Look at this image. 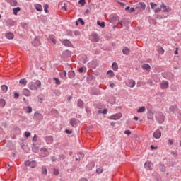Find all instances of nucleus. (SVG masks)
<instances>
[{"mask_svg": "<svg viewBox=\"0 0 181 181\" xmlns=\"http://www.w3.org/2000/svg\"><path fill=\"white\" fill-rule=\"evenodd\" d=\"M1 90L4 93H6V91H8V86L6 85H2L1 86Z\"/></svg>", "mask_w": 181, "mask_h": 181, "instance_id": "a19ab883", "label": "nucleus"}, {"mask_svg": "<svg viewBox=\"0 0 181 181\" xmlns=\"http://www.w3.org/2000/svg\"><path fill=\"white\" fill-rule=\"evenodd\" d=\"M32 149L35 153H37V152L39 151V146H37L36 144H33Z\"/></svg>", "mask_w": 181, "mask_h": 181, "instance_id": "a211bd4d", "label": "nucleus"}, {"mask_svg": "<svg viewBox=\"0 0 181 181\" xmlns=\"http://www.w3.org/2000/svg\"><path fill=\"white\" fill-rule=\"evenodd\" d=\"M49 5L47 4H45L44 5V11L46 13H47V12H49Z\"/></svg>", "mask_w": 181, "mask_h": 181, "instance_id": "49530a36", "label": "nucleus"}, {"mask_svg": "<svg viewBox=\"0 0 181 181\" xmlns=\"http://www.w3.org/2000/svg\"><path fill=\"white\" fill-rule=\"evenodd\" d=\"M40 151H41V152H47V148H41Z\"/></svg>", "mask_w": 181, "mask_h": 181, "instance_id": "69168bd1", "label": "nucleus"}, {"mask_svg": "<svg viewBox=\"0 0 181 181\" xmlns=\"http://www.w3.org/2000/svg\"><path fill=\"white\" fill-rule=\"evenodd\" d=\"M112 70H114L115 71H117V70H118V64L116 62H113L112 64Z\"/></svg>", "mask_w": 181, "mask_h": 181, "instance_id": "2f4dec72", "label": "nucleus"}, {"mask_svg": "<svg viewBox=\"0 0 181 181\" xmlns=\"http://www.w3.org/2000/svg\"><path fill=\"white\" fill-rule=\"evenodd\" d=\"M160 170L161 172H166V167L165 165L162 163H160Z\"/></svg>", "mask_w": 181, "mask_h": 181, "instance_id": "7c9ffc66", "label": "nucleus"}, {"mask_svg": "<svg viewBox=\"0 0 181 181\" xmlns=\"http://www.w3.org/2000/svg\"><path fill=\"white\" fill-rule=\"evenodd\" d=\"M10 4L12 6H16L18 5V1L16 0H11Z\"/></svg>", "mask_w": 181, "mask_h": 181, "instance_id": "ea45409f", "label": "nucleus"}, {"mask_svg": "<svg viewBox=\"0 0 181 181\" xmlns=\"http://www.w3.org/2000/svg\"><path fill=\"white\" fill-rule=\"evenodd\" d=\"M160 8H163V12H167L168 13H169V12H170V9L169 8V6L165 5L164 4H163L161 6H160Z\"/></svg>", "mask_w": 181, "mask_h": 181, "instance_id": "4468645a", "label": "nucleus"}, {"mask_svg": "<svg viewBox=\"0 0 181 181\" xmlns=\"http://www.w3.org/2000/svg\"><path fill=\"white\" fill-rule=\"evenodd\" d=\"M54 175H55V176H57V175H59V170L54 169Z\"/></svg>", "mask_w": 181, "mask_h": 181, "instance_id": "13d9d810", "label": "nucleus"}, {"mask_svg": "<svg viewBox=\"0 0 181 181\" xmlns=\"http://www.w3.org/2000/svg\"><path fill=\"white\" fill-rule=\"evenodd\" d=\"M62 43L64 46H67L68 47L71 46V42L69 40H64Z\"/></svg>", "mask_w": 181, "mask_h": 181, "instance_id": "5701e85b", "label": "nucleus"}, {"mask_svg": "<svg viewBox=\"0 0 181 181\" xmlns=\"http://www.w3.org/2000/svg\"><path fill=\"white\" fill-rule=\"evenodd\" d=\"M6 39L12 40L13 37H15V35L12 33H6Z\"/></svg>", "mask_w": 181, "mask_h": 181, "instance_id": "4be33fe9", "label": "nucleus"}, {"mask_svg": "<svg viewBox=\"0 0 181 181\" xmlns=\"http://www.w3.org/2000/svg\"><path fill=\"white\" fill-rule=\"evenodd\" d=\"M148 119H153V112L152 110H148Z\"/></svg>", "mask_w": 181, "mask_h": 181, "instance_id": "c756f323", "label": "nucleus"}, {"mask_svg": "<svg viewBox=\"0 0 181 181\" xmlns=\"http://www.w3.org/2000/svg\"><path fill=\"white\" fill-rule=\"evenodd\" d=\"M14 98H19V94L18 93H14Z\"/></svg>", "mask_w": 181, "mask_h": 181, "instance_id": "338daca9", "label": "nucleus"}, {"mask_svg": "<svg viewBox=\"0 0 181 181\" xmlns=\"http://www.w3.org/2000/svg\"><path fill=\"white\" fill-rule=\"evenodd\" d=\"M84 69H86L85 67H81V68H79V70H78V71H79V73H83V71H84Z\"/></svg>", "mask_w": 181, "mask_h": 181, "instance_id": "e2e57ef3", "label": "nucleus"}, {"mask_svg": "<svg viewBox=\"0 0 181 181\" xmlns=\"http://www.w3.org/2000/svg\"><path fill=\"white\" fill-rule=\"evenodd\" d=\"M59 156L61 160H64V159H66V156H64V155L63 154H60Z\"/></svg>", "mask_w": 181, "mask_h": 181, "instance_id": "603ef678", "label": "nucleus"}, {"mask_svg": "<svg viewBox=\"0 0 181 181\" xmlns=\"http://www.w3.org/2000/svg\"><path fill=\"white\" fill-rule=\"evenodd\" d=\"M130 50L129 49L128 47H125L123 49H122V53L123 54H125L126 56H128V54H129L130 53Z\"/></svg>", "mask_w": 181, "mask_h": 181, "instance_id": "b1692460", "label": "nucleus"}, {"mask_svg": "<svg viewBox=\"0 0 181 181\" xmlns=\"http://www.w3.org/2000/svg\"><path fill=\"white\" fill-rule=\"evenodd\" d=\"M124 134H125L126 135H131V132H130L129 130H125V131H124Z\"/></svg>", "mask_w": 181, "mask_h": 181, "instance_id": "0e129e2a", "label": "nucleus"}, {"mask_svg": "<svg viewBox=\"0 0 181 181\" xmlns=\"http://www.w3.org/2000/svg\"><path fill=\"white\" fill-rule=\"evenodd\" d=\"M42 174L46 176L47 175V168H46L45 165H43L42 167Z\"/></svg>", "mask_w": 181, "mask_h": 181, "instance_id": "cd10ccee", "label": "nucleus"}, {"mask_svg": "<svg viewBox=\"0 0 181 181\" xmlns=\"http://www.w3.org/2000/svg\"><path fill=\"white\" fill-rule=\"evenodd\" d=\"M145 111H146V109H145V107H144V106H142V107H139V108L137 110V112H139V113L145 112Z\"/></svg>", "mask_w": 181, "mask_h": 181, "instance_id": "e433bc0d", "label": "nucleus"}, {"mask_svg": "<svg viewBox=\"0 0 181 181\" xmlns=\"http://www.w3.org/2000/svg\"><path fill=\"white\" fill-rule=\"evenodd\" d=\"M49 40H51V42H52V43H54V45H56L57 42H56V39H54V37H53V35H49L48 37Z\"/></svg>", "mask_w": 181, "mask_h": 181, "instance_id": "c9c22d12", "label": "nucleus"}, {"mask_svg": "<svg viewBox=\"0 0 181 181\" xmlns=\"http://www.w3.org/2000/svg\"><path fill=\"white\" fill-rule=\"evenodd\" d=\"M157 52L159 54H163L165 53V49H163V47L159 46L157 47Z\"/></svg>", "mask_w": 181, "mask_h": 181, "instance_id": "a878e982", "label": "nucleus"}, {"mask_svg": "<svg viewBox=\"0 0 181 181\" xmlns=\"http://www.w3.org/2000/svg\"><path fill=\"white\" fill-rule=\"evenodd\" d=\"M5 104H6V102L4 99H0V107H5Z\"/></svg>", "mask_w": 181, "mask_h": 181, "instance_id": "4c0bfd02", "label": "nucleus"}, {"mask_svg": "<svg viewBox=\"0 0 181 181\" xmlns=\"http://www.w3.org/2000/svg\"><path fill=\"white\" fill-rule=\"evenodd\" d=\"M121 117H122V114H121V113H116L115 115H111L109 117V119H112L114 121H117V120L119 119V118H121Z\"/></svg>", "mask_w": 181, "mask_h": 181, "instance_id": "7ed1b4c3", "label": "nucleus"}, {"mask_svg": "<svg viewBox=\"0 0 181 181\" xmlns=\"http://www.w3.org/2000/svg\"><path fill=\"white\" fill-rule=\"evenodd\" d=\"M76 76V73L74 72V71H69L68 72V76L69 78L72 79V78H74Z\"/></svg>", "mask_w": 181, "mask_h": 181, "instance_id": "aec40b11", "label": "nucleus"}, {"mask_svg": "<svg viewBox=\"0 0 181 181\" xmlns=\"http://www.w3.org/2000/svg\"><path fill=\"white\" fill-rule=\"evenodd\" d=\"M78 21L80 22L81 25H84L85 24L84 21L83 20V18H79L78 19Z\"/></svg>", "mask_w": 181, "mask_h": 181, "instance_id": "5fc2aeb1", "label": "nucleus"}, {"mask_svg": "<svg viewBox=\"0 0 181 181\" xmlns=\"http://www.w3.org/2000/svg\"><path fill=\"white\" fill-rule=\"evenodd\" d=\"M26 166H30V168H34L36 166V161H26L25 162Z\"/></svg>", "mask_w": 181, "mask_h": 181, "instance_id": "1a4fd4ad", "label": "nucleus"}, {"mask_svg": "<svg viewBox=\"0 0 181 181\" xmlns=\"http://www.w3.org/2000/svg\"><path fill=\"white\" fill-rule=\"evenodd\" d=\"M160 87L162 90H166V88H169V82L168 81H163L160 84Z\"/></svg>", "mask_w": 181, "mask_h": 181, "instance_id": "39448f33", "label": "nucleus"}, {"mask_svg": "<svg viewBox=\"0 0 181 181\" xmlns=\"http://www.w3.org/2000/svg\"><path fill=\"white\" fill-rule=\"evenodd\" d=\"M150 5H151V9H155V8H156V6H158V4L153 3V2L150 3Z\"/></svg>", "mask_w": 181, "mask_h": 181, "instance_id": "de8ad7c7", "label": "nucleus"}, {"mask_svg": "<svg viewBox=\"0 0 181 181\" xmlns=\"http://www.w3.org/2000/svg\"><path fill=\"white\" fill-rule=\"evenodd\" d=\"M153 136L156 139H159V138L162 136V132H160V130H156L153 132Z\"/></svg>", "mask_w": 181, "mask_h": 181, "instance_id": "0eeeda50", "label": "nucleus"}, {"mask_svg": "<svg viewBox=\"0 0 181 181\" xmlns=\"http://www.w3.org/2000/svg\"><path fill=\"white\" fill-rule=\"evenodd\" d=\"M25 138H29V136H30V132H25Z\"/></svg>", "mask_w": 181, "mask_h": 181, "instance_id": "864d4df0", "label": "nucleus"}, {"mask_svg": "<svg viewBox=\"0 0 181 181\" xmlns=\"http://www.w3.org/2000/svg\"><path fill=\"white\" fill-rule=\"evenodd\" d=\"M156 119L158 121V124H163L165 122V115L160 112H158L156 114Z\"/></svg>", "mask_w": 181, "mask_h": 181, "instance_id": "f03ea898", "label": "nucleus"}, {"mask_svg": "<svg viewBox=\"0 0 181 181\" xmlns=\"http://www.w3.org/2000/svg\"><path fill=\"white\" fill-rule=\"evenodd\" d=\"M77 155H78V156H79L80 158L84 159V156H85L84 153L79 151V152H78Z\"/></svg>", "mask_w": 181, "mask_h": 181, "instance_id": "58836bf2", "label": "nucleus"}, {"mask_svg": "<svg viewBox=\"0 0 181 181\" xmlns=\"http://www.w3.org/2000/svg\"><path fill=\"white\" fill-rule=\"evenodd\" d=\"M33 144H36L37 142V135L35 134L32 140Z\"/></svg>", "mask_w": 181, "mask_h": 181, "instance_id": "79ce46f5", "label": "nucleus"}, {"mask_svg": "<svg viewBox=\"0 0 181 181\" xmlns=\"http://www.w3.org/2000/svg\"><path fill=\"white\" fill-rule=\"evenodd\" d=\"M120 6H125V3L121 2V1H117Z\"/></svg>", "mask_w": 181, "mask_h": 181, "instance_id": "680f3d73", "label": "nucleus"}, {"mask_svg": "<svg viewBox=\"0 0 181 181\" xmlns=\"http://www.w3.org/2000/svg\"><path fill=\"white\" fill-rule=\"evenodd\" d=\"M28 86L30 90H37V88L41 87L42 82L37 80L35 82H30Z\"/></svg>", "mask_w": 181, "mask_h": 181, "instance_id": "f257e3e1", "label": "nucleus"}, {"mask_svg": "<svg viewBox=\"0 0 181 181\" xmlns=\"http://www.w3.org/2000/svg\"><path fill=\"white\" fill-rule=\"evenodd\" d=\"M97 25H98V26H100V28H105V23L104 21L101 22L100 21H98Z\"/></svg>", "mask_w": 181, "mask_h": 181, "instance_id": "473e14b6", "label": "nucleus"}, {"mask_svg": "<svg viewBox=\"0 0 181 181\" xmlns=\"http://www.w3.org/2000/svg\"><path fill=\"white\" fill-rule=\"evenodd\" d=\"M139 5L141 6V8L143 9V11H145V8H146V5H145V3L140 2Z\"/></svg>", "mask_w": 181, "mask_h": 181, "instance_id": "a18cd8bd", "label": "nucleus"}, {"mask_svg": "<svg viewBox=\"0 0 181 181\" xmlns=\"http://www.w3.org/2000/svg\"><path fill=\"white\" fill-rule=\"evenodd\" d=\"M45 142L48 144L50 145L53 144V137L52 136H48L45 137Z\"/></svg>", "mask_w": 181, "mask_h": 181, "instance_id": "9b49d317", "label": "nucleus"}, {"mask_svg": "<svg viewBox=\"0 0 181 181\" xmlns=\"http://www.w3.org/2000/svg\"><path fill=\"white\" fill-rule=\"evenodd\" d=\"M19 83L22 84L23 86H26L28 84V81H26L25 78H23L19 81Z\"/></svg>", "mask_w": 181, "mask_h": 181, "instance_id": "f704fd0d", "label": "nucleus"}, {"mask_svg": "<svg viewBox=\"0 0 181 181\" xmlns=\"http://www.w3.org/2000/svg\"><path fill=\"white\" fill-rule=\"evenodd\" d=\"M107 74L110 76V77H114V76H115V74H114V71L109 70L107 71Z\"/></svg>", "mask_w": 181, "mask_h": 181, "instance_id": "c03bdc74", "label": "nucleus"}, {"mask_svg": "<svg viewBox=\"0 0 181 181\" xmlns=\"http://www.w3.org/2000/svg\"><path fill=\"white\" fill-rule=\"evenodd\" d=\"M33 119L35 121H42V119H43V115H42V114L39 113L38 112H35L34 114Z\"/></svg>", "mask_w": 181, "mask_h": 181, "instance_id": "20e7f679", "label": "nucleus"}, {"mask_svg": "<svg viewBox=\"0 0 181 181\" xmlns=\"http://www.w3.org/2000/svg\"><path fill=\"white\" fill-rule=\"evenodd\" d=\"M59 76L61 78H63L64 80H66L67 78V72L66 71L63 70L59 73Z\"/></svg>", "mask_w": 181, "mask_h": 181, "instance_id": "2eb2a0df", "label": "nucleus"}, {"mask_svg": "<svg viewBox=\"0 0 181 181\" xmlns=\"http://www.w3.org/2000/svg\"><path fill=\"white\" fill-rule=\"evenodd\" d=\"M127 85L128 87H130L131 88H134V87H135V81H134L132 79H129L127 81Z\"/></svg>", "mask_w": 181, "mask_h": 181, "instance_id": "f8f14e48", "label": "nucleus"}, {"mask_svg": "<svg viewBox=\"0 0 181 181\" xmlns=\"http://www.w3.org/2000/svg\"><path fill=\"white\" fill-rule=\"evenodd\" d=\"M144 168L148 170H152L153 164L149 161H147L144 163Z\"/></svg>", "mask_w": 181, "mask_h": 181, "instance_id": "423d86ee", "label": "nucleus"}, {"mask_svg": "<svg viewBox=\"0 0 181 181\" xmlns=\"http://www.w3.org/2000/svg\"><path fill=\"white\" fill-rule=\"evenodd\" d=\"M23 95H25V97H29L30 95V94L29 93L28 89H23Z\"/></svg>", "mask_w": 181, "mask_h": 181, "instance_id": "72a5a7b5", "label": "nucleus"}, {"mask_svg": "<svg viewBox=\"0 0 181 181\" xmlns=\"http://www.w3.org/2000/svg\"><path fill=\"white\" fill-rule=\"evenodd\" d=\"M169 110L170 111H171V112H173V114H175V112L177 111V106L176 105H172L170 107Z\"/></svg>", "mask_w": 181, "mask_h": 181, "instance_id": "6ab92c4d", "label": "nucleus"}, {"mask_svg": "<svg viewBox=\"0 0 181 181\" xmlns=\"http://www.w3.org/2000/svg\"><path fill=\"white\" fill-rule=\"evenodd\" d=\"M165 78H167V80L172 81L173 78H175V75L172 72H167L166 76H164Z\"/></svg>", "mask_w": 181, "mask_h": 181, "instance_id": "6e6552de", "label": "nucleus"}, {"mask_svg": "<svg viewBox=\"0 0 181 181\" xmlns=\"http://www.w3.org/2000/svg\"><path fill=\"white\" fill-rule=\"evenodd\" d=\"M77 107H78V108H84V102L81 99H78L77 101Z\"/></svg>", "mask_w": 181, "mask_h": 181, "instance_id": "dca6fc26", "label": "nucleus"}, {"mask_svg": "<svg viewBox=\"0 0 181 181\" xmlns=\"http://www.w3.org/2000/svg\"><path fill=\"white\" fill-rule=\"evenodd\" d=\"M141 68L143 70H151V66L148 64H144L142 66H141Z\"/></svg>", "mask_w": 181, "mask_h": 181, "instance_id": "393cba45", "label": "nucleus"}, {"mask_svg": "<svg viewBox=\"0 0 181 181\" xmlns=\"http://www.w3.org/2000/svg\"><path fill=\"white\" fill-rule=\"evenodd\" d=\"M62 56H64V57H70L71 52L69 50H65L62 52Z\"/></svg>", "mask_w": 181, "mask_h": 181, "instance_id": "f3484780", "label": "nucleus"}, {"mask_svg": "<svg viewBox=\"0 0 181 181\" xmlns=\"http://www.w3.org/2000/svg\"><path fill=\"white\" fill-rule=\"evenodd\" d=\"M161 8L158 7L154 10L155 13H158V12H160Z\"/></svg>", "mask_w": 181, "mask_h": 181, "instance_id": "4d7b16f0", "label": "nucleus"}, {"mask_svg": "<svg viewBox=\"0 0 181 181\" xmlns=\"http://www.w3.org/2000/svg\"><path fill=\"white\" fill-rule=\"evenodd\" d=\"M65 132H66V134H73V131L69 130V129H66Z\"/></svg>", "mask_w": 181, "mask_h": 181, "instance_id": "052dcab7", "label": "nucleus"}, {"mask_svg": "<svg viewBox=\"0 0 181 181\" xmlns=\"http://www.w3.org/2000/svg\"><path fill=\"white\" fill-rule=\"evenodd\" d=\"M78 4H80L81 6H84L86 5V0H79Z\"/></svg>", "mask_w": 181, "mask_h": 181, "instance_id": "8fccbe9b", "label": "nucleus"}, {"mask_svg": "<svg viewBox=\"0 0 181 181\" xmlns=\"http://www.w3.org/2000/svg\"><path fill=\"white\" fill-rule=\"evenodd\" d=\"M35 6L36 11H37L38 12H42V11H43V8L40 4H35Z\"/></svg>", "mask_w": 181, "mask_h": 181, "instance_id": "bb28decb", "label": "nucleus"}, {"mask_svg": "<svg viewBox=\"0 0 181 181\" xmlns=\"http://www.w3.org/2000/svg\"><path fill=\"white\" fill-rule=\"evenodd\" d=\"M69 124L71 127L76 128V127H77V119L74 118L70 119Z\"/></svg>", "mask_w": 181, "mask_h": 181, "instance_id": "ddd939ff", "label": "nucleus"}, {"mask_svg": "<svg viewBox=\"0 0 181 181\" xmlns=\"http://www.w3.org/2000/svg\"><path fill=\"white\" fill-rule=\"evenodd\" d=\"M103 172H104V169H103V168H98L96 170V173H98V175H100V173H103Z\"/></svg>", "mask_w": 181, "mask_h": 181, "instance_id": "3c124183", "label": "nucleus"}, {"mask_svg": "<svg viewBox=\"0 0 181 181\" xmlns=\"http://www.w3.org/2000/svg\"><path fill=\"white\" fill-rule=\"evenodd\" d=\"M33 46H39L40 45V41H39V39L35 38L32 42Z\"/></svg>", "mask_w": 181, "mask_h": 181, "instance_id": "412c9836", "label": "nucleus"}, {"mask_svg": "<svg viewBox=\"0 0 181 181\" xmlns=\"http://www.w3.org/2000/svg\"><path fill=\"white\" fill-rule=\"evenodd\" d=\"M74 35H75V36H78L80 35V31L78 30H75L74 32Z\"/></svg>", "mask_w": 181, "mask_h": 181, "instance_id": "6e6d98bb", "label": "nucleus"}, {"mask_svg": "<svg viewBox=\"0 0 181 181\" xmlns=\"http://www.w3.org/2000/svg\"><path fill=\"white\" fill-rule=\"evenodd\" d=\"M168 145H173V140L168 139Z\"/></svg>", "mask_w": 181, "mask_h": 181, "instance_id": "774afa93", "label": "nucleus"}, {"mask_svg": "<svg viewBox=\"0 0 181 181\" xmlns=\"http://www.w3.org/2000/svg\"><path fill=\"white\" fill-rule=\"evenodd\" d=\"M32 111H33L32 107L28 106L26 107V112H27V114H30L32 112Z\"/></svg>", "mask_w": 181, "mask_h": 181, "instance_id": "37998d69", "label": "nucleus"}, {"mask_svg": "<svg viewBox=\"0 0 181 181\" xmlns=\"http://www.w3.org/2000/svg\"><path fill=\"white\" fill-rule=\"evenodd\" d=\"M57 159V158H56V156H52L51 157V160H52V162H56Z\"/></svg>", "mask_w": 181, "mask_h": 181, "instance_id": "bf43d9fd", "label": "nucleus"}, {"mask_svg": "<svg viewBox=\"0 0 181 181\" xmlns=\"http://www.w3.org/2000/svg\"><path fill=\"white\" fill-rule=\"evenodd\" d=\"M54 80L55 81V83L57 84V86H60L61 84V82H60V80L57 78H54Z\"/></svg>", "mask_w": 181, "mask_h": 181, "instance_id": "09e8293b", "label": "nucleus"}, {"mask_svg": "<svg viewBox=\"0 0 181 181\" xmlns=\"http://www.w3.org/2000/svg\"><path fill=\"white\" fill-rule=\"evenodd\" d=\"M18 12H21V7H16L13 8V15H18Z\"/></svg>", "mask_w": 181, "mask_h": 181, "instance_id": "c85d7f7f", "label": "nucleus"}, {"mask_svg": "<svg viewBox=\"0 0 181 181\" xmlns=\"http://www.w3.org/2000/svg\"><path fill=\"white\" fill-rule=\"evenodd\" d=\"M90 36L92 37V42H100V37H98L97 33L92 34Z\"/></svg>", "mask_w": 181, "mask_h": 181, "instance_id": "9d476101", "label": "nucleus"}]
</instances>
